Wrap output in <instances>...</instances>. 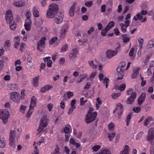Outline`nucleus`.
I'll return each instance as SVG.
<instances>
[{"instance_id": "obj_1", "label": "nucleus", "mask_w": 154, "mask_h": 154, "mask_svg": "<svg viewBox=\"0 0 154 154\" xmlns=\"http://www.w3.org/2000/svg\"><path fill=\"white\" fill-rule=\"evenodd\" d=\"M59 10L58 6L56 4L53 3L49 6V9L47 11V16L50 18L54 17Z\"/></svg>"}, {"instance_id": "obj_2", "label": "nucleus", "mask_w": 154, "mask_h": 154, "mask_svg": "<svg viewBox=\"0 0 154 154\" xmlns=\"http://www.w3.org/2000/svg\"><path fill=\"white\" fill-rule=\"evenodd\" d=\"M5 18L7 22L9 23L10 29L11 30L14 29L16 28V25L15 23L11 10H8L7 11L5 14Z\"/></svg>"}, {"instance_id": "obj_3", "label": "nucleus", "mask_w": 154, "mask_h": 154, "mask_svg": "<svg viewBox=\"0 0 154 154\" xmlns=\"http://www.w3.org/2000/svg\"><path fill=\"white\" fill-rule=\"evenodd\" d=\"M93 110V108H91L88 112V114L85 118V122L88 124L94 121L96 118L97 116V112H94L93 113H91Z\"/></svg>"}, {"instance_id": "obj_4", "label": "nucleus", "mask_w": 154, "mask_h": 154, "mask_svg": "<svg viewBox=\"0 0 154 154\" xmlns=\"http://www.w3.org/2000/svg\"><path fill=\"white\" fill-rule=\"evenodd\" d=\"M126 65L125 62H122L120 65L116 69V71L118 73V75L119 76L118 77L117 80L122 79L123 78V73L125 69H124Z\"/></svg>"}, {"instance_id": "obj_5", "label": "nucleus", "mask_w": 154, "mask_h": 154, "mask_svg": "<svg viewBox=\"0 0 154 154\" xmlns=\"http://www.w3.org/2000/svg\"><path fill=\"white\" fill-rule=\"evenodd\" d=\"M10 114L7 109H2L0 112V118L2 120L3 122L6 124L8 122Z\"/></svg>"}, {"instance_id": "obj_6", "label": "nucleus", "mask_w": 154, "mask_h": 154, "mask_svg": "<svg viewBox=\"0 0 154 154\" xmlns=\"http://www.w3.org/2000/svg\"><path fill=\"white\" fill-rule=\"evenodd\" d=\"M36 99L34 96L32 97L31 99V104L29 107V109L28 112L26 115V117L27 118H30L32 114L33 108L36 106Z\"/></svg>"}, {"instance_id": "obj_7", "label": "nucleus", "mask_w": 154, "mask_h": 154, "mask_svg": "<svg viewBox=\"0 0 154 154\" xmlns=\"http://www.w3.org/2000/svg\"><path fill=\"white\" fill-rule=\"evenodd\" d=\"M147 140L150 144H154V128H150L148 132Z\"/></svg>"}, {"instance_id": "obj_8", "label": "nucleus", "mask_w": 154, "mask_h": 154, "mask_svg": "<svg viewBox=\"0 0 154 154\" xmlns=\"http://www.w3.org/2000/svg\"><path fill=\"white\" fill-rule=\"evenodd\" d=\"M46 40V38L45 37H42L40 41L37 44V49L42 52L44 48L45 45V41Z\"/></svg>"}, {"instance_id": "obj_9", "label": "nucleus", "mask_w": 154, "mask_h": 154, "mask_svg": "<svg viewBox=\"0 0 154 154\" xmlns=\"http://www.w3.org/2000/svg\"><path fill=\"white\" fill-rule=\"evenodd\" d=\"M48 120L46 116H44L40 121V124L37 130L40 131L43 129V128L46 127L48 124Z\"/></svg>"}, {"instance_id": "obj_10", "label": "nucleus", "mask_w": 154, "mask_h": 154, "mask_svg": "<svg viewBox=\"0 0 154 154\" xmlns=\"http://www.w3.org/2000/svg\"><path fill=\"white\" fill-rule=\"evenodd\" d=\"M11 99L16 102L19 101L20 96L19 93L15 92L11 93L10 94Z\"/></svg>"}, {"instance_id": "obj_11", "label": "nucleus", "mask_w": 154, "mask_h": 154, "mask_svg": "<svg viewBox=\"0 0 154 154\" xmlns=\"http://www.w3.org/2000/svg\"><path fill=\"white\" fill-rule=\"evenodd\" d=\"M120 45H119V47H117L116 49V51H111L108 50L106 52V56L109 59L112 57L116 55L117 53L119 50L120 48Z\"/></svg>"}, {"instance_id": "obj_12", "label": "nucleus", "mask_w": 154, "mask_h": 154, "mask_svg": "<svg viewBox=\"0 0 154 154\" xmlns=\"http://www.w3.org/2000/svg\"><path fill=\"white\" fill-rule=\"evenodd\" d=\"M123 109V105L120 103L116 104V108L113 111L114 113L117 112V114L119 115H122Z\"/></svg>"}, {"instance_id": "obj_13", "label": "nucleus", "mask_w": 154, "mask_h": 154, "mask_svg": "<svg viewBox=\"0 0 154 154\" xmlns=\"http://www.w3.org/2000/svg\"><path fill=\"white\" fill-rule=\"evenodd\" d=\"M19 136V134L16 135L15 131L11 130L10 131L9 140L12 141L15 140V139H17Z\"/></svg>"}, {"instance_id": "obj_14", "label": "nucleus", "mask_w": 154, "mask_h": 154, "mask_svg": "<svg viewBox=\"0 0 154 154\" xmlns=\"http://www.w3.org/2000/svg\"><path fill=\"white\" fill-rule=\"evenodd\" d=\"M63 14L62 12L60 13V15H57V14L55 15L54 21L57 23H61L63 20Z\"/></svg>"}, {"instance_id": "obj_15", "label": "nucleus", "mask_w": 154, "mask_h": 154, "mask_svg": "<svg viewBox=\"0 0 154 154\" xmlns=\"http://www.w3.org/2000/svg\"><path fill=\"white\" fill-rule=\"evenodd\" d=\"M13 5L17 7H21L25 5V2L21 0H14Z\"/></svg>"}, {"instance_id": "obj_16", "label": "nucleus", "mask_w": 154, "mask_h": 154, "mask_svg": "<svg viewBox=\"0 0 154 154\" xmlns=\"http://www.w3.org/2000/svg\"><path fill=\"white\" fill-rule=\"evenodd\" d=\"M137 94L135 93L133 94L132 95L129 97L126 100V103L128 104H132L134 101L136 97Z\"/></svg>"}, {"instance_id": "obj_17", "label": "nucleus", "mask_w": 154, "mask_h": 154, "mask_svg": "<svg viewBox=\"0 0 154 154\" xmlns=\"http://www.w3.org/2000/svg\"><path fill=\"white\" fill-rule=\"evenodd\" d=\"M53 87V86L52 85H46L41 88L40 90V92L42 93H44L47 91L51 89Z\"/></svg>"}, {"instance_id": "obj_18", "label": "nucleus", "mask_w": 154, "mask_h": 154, "mask_svg": "<svg viewBox=\"0 0 154 154\" xmlns=\"http://www.w3.org/2000/svg\"><path fill=\"white\" fill-rule=\"evenodd\" d=\"M78 52V50L77 48H75L72 49L69 55L70 58L72 59L73 58H75Z\"/></svg>"}, {"instance_id": "obj_19", "label": "nucleus", "mask_w": 154, "mask_h": 154, "mask_svg": "<svg viewBox=\"0 0 154 154\" xmlns=\"http://www.w3.org/2000/svg\"><path fill=\"white\" fill-rule=\"evenodd\" d=\"M130 148L128 146L126 145L124 150L121 151L120 154H129Z\"/></svg>"}, {"instance_id": "obj_20", "label": "nucleus", "mask_w": 154, "mask_h": 154, "mask_svg": "<svg viewBox=\"0 0 154 154\" xmlns=\"http://www.w3.org/2000/svg\"><path fill=\"white\" fill-rule=\"evenodd\" d=\"M140 69V68L139 67H136L134 70V72L132 75V78L134 79L138 75Z\"/></svg>"}, {"instance_id": "obj_21", "label": "nucleus", "mask_w": 154, "mask_h": 154, "mask_svg": "<svg viewBox=\"0 0 154 154\" xmlns=\"http://www.w3.org/2000/svg\"><path fill=\"white\" fill-rule=\"evenodd\" d=\"M15 43L14 44V47L15 48H17L19 46L20 43V38L19 37H15L14 38Z\"/></svg>"}, {"instance_id": "obj_22", "label": "nucleus", "mask_w": 154, "mask_h": 154, "mask_svg": "<svg viewBox=\"0 0 154 154\" xmlns=\"http://www.w3.org/2000/svg\"><path fill=\"white\" fill-rule=\"evenodd\" d=\"M68 29V26L65 25L63 26L62 30L61 32V34L63 37H64L66 35V32Z\"/></svg>"}, {"instance_id": "obj_23", "label": "nucleus", "mask_w": 154, "mask_h": 154, "mask_svg": "<svg viewBox=\"0 0 154 154\" xmlns=\"http://www.w3.org/2000/svg\"><path fill=\"white\" fill-rule=\"evenodd\" d=\"M143 19V16L140 13H138L134 17V19L135 21H137L138 19L141 20Z\"/></svg>"}, {"instance_id": "obj_24", "label": "nucleus", "mask_w": 154, "mask_h": 154, "mask_svg": "<svg viewBox=\"0 0 154 154\" xmlns=\"http://www.w3.org/2000/svg\"><path fill=\"white\" fill-rule=\"evenodd\" d=\"M75 6L73 5L71 7L69 11V14L71 17H73L74 16L75 14Z\"/></svg>"}, {"instance_id": "obj_25", "label": "nucleus", "mask_w": 154, "mask_h": 154, "mask_svg": "<svg viewBox=\"0 0 154 154\" xmlns=\"http://www.w3.org/2000/svg\"><path fill=\"white\" fill-rule=\"evenodd\" d=\"M39 79V77L38 76L34 77L33 79V85L35 87H37L38 85Z\"/></svg>"}, {"instance_id": "obj_26", "label": "nucleus", "mask_w": 154, "mask_h": 154, "mask_svg": "<svg viewBox=\"0 0 154 154\" xmlns=\"http://www.w3.org/2000/svg\"><path fill=\"white\" fill-rule=\"evenodd\" d=\"M132 114L133 112H130L128 114V115L127 116L126 119V121L127 122L126 125L127 126H128L129 125V121L131 119Z\"/></svg>"}, {"instance_id": "obj_27", "label": "nucleus", "mask_w": 154, "mask_h": 154, "mask_svg": "<svg viewBox=\"0 0 154 154\" xmlns=\"http://www.w3.org/2000/svg\"><path fill=\"white\" fill-rule=\"evenodd\" d=\"M126 34H123L122 35V40L125 43L128 42L130 41V39L128 37H127Z\"/></svg>"}, {"instance_id": "obj_28", "label": "nucleus", "mask_w": 154, "mask_h": 154, "mask_svg": "<svg viewBox=\"0 0 154 154\" xmlns=\"http://www.w3.org/2000/svg\"><path fill=\"white\" fill-rule=\"evenodd\" d=\"M17 85L15 84H12L9 85L8 88L10 90H15L17 88Z\"/></svg>"}, {"instance_id": "obj_29", "label": "nucleus", "mask_w": 154, "mask_h": 154, "mask_svg": "<svg viewBox=\"0 0 154 154\" xmlns=\"http://www.w3.org/2000/svg\"><path fill=\"white\" fill-rule=\"evenodd\" d=\"M147 47L149 48L154 47V39L149 41L147 45Z\"/></svg>"}, {"instance_id": "obj_30", "label": "nucleus", "mask_w": 154, "mask_h": 154, "mask_svg": "<svg viewBox=\"0 0 154 154\" xmlns=\"http://www.w3.org/2000/svg\"><path fill=\"white\" fill-rule=\"evenodd\" d=\"M88 63L92 69H96L97 67V66L94 64V60L89 61Z\"/></svg>"}, {"instance_id": "obj_31", "label": "nucleus", "mask_w": 154, "mask_h": 154, "mask_svg": "<svg viewBox=\"0 0 154 154\" xmlns=\"http://www.w3.org/2000/svg\"><path fill=\"white\" fill-rule=\"evenodd\" d=\"M152 118L150 116L148 117L144 121V125L146 126L149 124V122L152 120Z\"/></svg>"}, {"instance_id": "obj_32", "label": "nucleus", "mask_w": 154, "mask_h": 154, "mask_svg": "<svg viewBox=\"0 0 154 154\" xmlns=\"http://www.w3.org/2000/svg\"><path fill=\"white\" fill-rule=\"evenodd\" d=\"M121 94L119 93H113L111 95V97L113 99H117L121 95Z\"/></svg>"}, {"instance_id": "obj_33", "label": "nucleus", "mask_w": 154, "mask_h": 154, "mask_svg": "<svg viewBox=\"0 0 154 154\" xmlns=\"http://www.w3.org/2000/svg\"><path fill=\"white\" fill-rule=\"evenodd\" d=\"M5 146V142L4 140V139L0 137V147L4 148Z\"/></svg>"}, {"instance_id": "obj_34", "label": "nucleus", "mask_w": 154, "mask_h": 154, "mask_svg": "<svg viewBox=\"0 0 154 154\" xmlns=\"http://www.w3.org/2000/svg\"><path fill=\"white\" fill-rule=\"evenodd\" d=\"M109 30V28H108L106 26L105 29H103L101 31V35L104 36L106 35V33Z\"/></svg>"}, {"instance_id": "obj_35", "label": "nucleus", "mask_w": 154, "mask_h": 154, "mask_svg": "<svg viewBox=\"0 0 154 154\" xmlns=\"http://www.w3.org/2000/svg\"><path fill=\"white\" fill-rule=\"evenodd\" d=\"M115 24V22L113 21H110L107 25L106 27L109 28V29L113 27Z\"/></svg>"}, {"instance_id": "obj_36", "label": "nucleus", "mask_w": 154, "mask_h": 154, "mask_svg": "<svg viewBox=\"0 0 154 154\" xmlns=\"http://www.w3.org/2000/svg\"><path fill=\"white\" fill-rule=\"evenodd\" d=\"M32 58L30 56L28 57L27 61L28 62V65H29L31 67L33 66V64L32 63Z\"/></svg>"}, {"instance_id": "obj_37", "label": "nucleus", "mask_w": 154, "mask_h": 154, "mask_svg": "<svg viewBox=\"0 0 154 154\" xmlns=\"http://www.w3.org/2000/svg\"><path fill=\"white\" fill-rule=\"evenodd\" d=\"M115 136V132L109 134L108 136L109 140L110 141L112 140Z\"/></svg>"}, {"instance_id": "obj_38", "label": "nucleus", "mask_w": 154, "mask_h": 154, "mask_svg": "<svg viewBox=\"0 0 154 154\" xmlns=\"http://www.w3.org/2000/svg\"><path fill=\"white\" fill-rule=\"evenodd\" d=\"M120 26H122L121 29L123 32H125L126 30V29L127 27L125 26V24L121 23L120 24Z\"/></svg>"}, {"instance_id": "obj_39", "label": "nucleus", "mask_w": 154, "mask_h": 154, "mask_svg": "<svg viewBox=\"0 0 154 154\" xmlns=\"http://www.w3.org/2000/svg\"><path fill=\"white\" fill-rule=\"evenodd\" d=\"M126 88V85L125 84H123L121 85L118 88V89L122 91L124 90Z\"/></svg>"}, {"instance_id": "obj_40", "label": "nucleus", "mask_w": 154, "mask_h": 154, "mask_svg": "<svg viewBox=\"0 0 154 154\" xmlns=\"http://www.w3.org/2000/svg\"><path fill=\"white\" fill-rule=\"evenodd\" d=\"M139 42V46L140 49L142 48L143 44V43L144 40L143 38H139L138 39Z\"/></svg>"}, {"instance_id": "obj_41", "label": "nucleus", "mask_w": 154, "mask_h": 154, "mask_svg": "<svg viewBox=\"0 0 154 154\" xmlns=\"http://www.w3.org/2000/svg\"><path fill=\"white\" fill-rule=\"evenodd\" d=\"M150 153V154H154V144H151Z\"/></svg>"}, {"instance_id": "obj_42", "label": "nucleus", "mask_w": 154, "mask_h": 154, "mask_svg": "<svg viewBox=\"0 0 154 154\" xmlns=\"http://www.w3.org/2000/svg\"><path fill=\"white\" fill-rule=\"evenodd\" d=\"M68 49V45L67 44H65L63 46L62 48H61V52H64L66 51L67 49Z\"/></svg>"}, {"instance_id": "obj_43", "label": "nucleus", "mask_w": 154, "mask_h": 154, "mask_svg": "<svg viewBox=\"0 0 154 154\" xmlns=\"http://www.w3.org/2000/svg\"><path fill=\"white\" fill-rule=\"evenodd\" d=\"M127 93L128 95H132L134 93L137 94L136 92H133V90L131 88L127 90Z\"/></svg>"}, {"instance_id": "obj_44", "label": "nucleus", "mask_w": 154, "mask_h": 154, "mask_svg": "<svg viewBox=\"0 0 154 154\" xmlns=\"http://www.w3.org/2000/svg\"><path fill=\"white\" fill-rule=\"evenodd\" d=\"M93 4V3L92 1L87 2L85 3V5L88 7H91Z\"/></svg>"}, {"instance_id": "obj_45", "label": "nucleus", "mask_w": 154, "mask_h": 154, "mask_svg": "<svg viewBox=\"0 0 154 154\" xmlns=\"http://www.w3.org/2000/svg\"><path fill=\"white\" fill-rule=\"evenodd\" d=\"M11 43L10 40H7L6 41L5 44V47L7 48H9L10 47L11 45Z\"/></svg>"}, {"instance_id": "obj_46", "label": "nucleus", "mask_w": 154, "mask_h": 154, "mask_svg": "<svg viewBox=\"0 0 154 154\" xmlns=\"http://www.w3.org/2000/svg\"><path fill=\"white\" fill-rule=\"evenodd\" d=\"M26 107H27L26 106L21 105L20 107V111L23 113L25 110H26Z\"/></svg>"}, {"instance_id": "obj_47", "label": "nucleus", "mask_w": 154, "mask_h": 154, "mask_svg": "<svg viewBox=\"0 0 154 154\" xmlns=\"http://www.w3.org/2000/svg\"><path fill=\"white\" fill-rule=\"evenodd\" d=\"M100 148V146L99 145H95L92 148L93 150L94 151H97L99 150Z\"/></svg>"}, {"instance_id": "obj_48", "label": "nucleus", "mask_w": 154, "mask_h": 154, "mask_svg": "<svg viewBox=\"0 0 154 154\" xmlns=\"http://www.w3.org/2000/svg\"><path fill=\"white\" fill-rule=\"evenodd\" d=\"M24 26L26 31H29L31 29V25L29 24H24Z\"/></svg>"}, {"instance_id": "obj_49", "label": "nucleus", "mask_w": 154, "mask_h": 154, "mask_svg": "<svg viewBox=\"0 0 154 154\" xmlns=\"http://www.w3.org/2000/svg\"><path fill=\"white\" fill-rule=\"evenodd\" d=\"M66 94L68 98H70L73 95V92L71 91L67 92Z\"/></svg>"}, {"instance_id": "obj_50", "label": "nucleus", "mask_w": 154, "mask_h": 154, "mask_svg": "<svg viewBox=\"0 0 154 154\" xmlns=\"http://www.w3.org/2000/svg\"><path fill=\"white\" fill-rule=\"evenodd\" d=\"M57 38L56 37L52 38L49 42L50 44L51 45L53 44L57 39Z\"/></svg>"}, {"instance_id": "obj_51", "label": "nucleus", "mask_w": 154, "mask_h": 154, "mask_svg": "<svg viewBox=\"0 0 154 154\" xmlns=\"http://www.w3.org/2000/svg\"><path fill=\"white\" fill-rule=\"evenodd\" d=\"M140 107H134L133 108V110L135 112L138 113L140 110Z\"/></svg>"}, {"instance_id": "obj_52", "label": "nucleus", "mask_w": 154, "mask_h": 154, "mask_svg": "<svg viewBox=\"0 0 154 154\" xmlns=\"http://www.w3.org/2000/svg\"><path fill=\"white\" fill-rule=\"evenodd\" d=\"M129 6L128 5L126 6L124 8V10L122 12V14H125L128 11L129 9Z\"/></svg>"}, {"instance_id": "obj_53", "label": "nucleus", "mask_w": 154, "mask_h": 154, "mask_svg": "<svg viewBox=\"0 0 154 154\" xmlns=\"http://www.w3.org/2000/svg\"><path fill=\"white\" fill-rule=\"evenodd\" d=\"M76 101L75 99H73L71 101L70 103V105L71 107L76 108L75 106Z\"/></svg>"}, {"instance_id": "obj_54", "label": "nucleus", "mask_w": 154, "mask_h": 154, "mask_svg": "<svg viewBox=\"0 0 154 154\" xmlns=\"http://www.w3.org/2000/svg\"><path fill=\"white\" fill-rule=\"evenodd\" d=\"M33 15L35 17H38L39 16V12L37 10H35L33 12Z\"/></svg>"}, {"instance_id": "obj_55", "label": "nucleus", "mask_w": 154, "mask_h": 154, "mask_svg": "<svg viewBox=\"0 0 154 154\" xmlns=\"http://www.w3.org/2000/svg\"><path fill=\"white\" fill-rule=\"evenodd\" d=\"M118 7V8L117 11L118 12L120 13L122 12V5L121 4H119V5Z\"/></svg>"}, {"instance_id": "obj_56", "label": "nucleus", "mask_w": 154, "mask_h": 154, "mask_svg": "<svg viewBox=\"0 0 154 154\" xmlns=\"http://www.w3.org/2000/svg\"><path fill=\"white\" fill-rule=\"evenodd\" d=\"M84 98L83 97H82L80 99L81 105H84L85 104V103L87 101V100H85V101H84Z\"/></svg>"}, {"instance_id": "obj_57", "label": "nucleus", "mask_w": 154, "mask_h": 154, "mask_svg": "<svg viewBox=\"0 0 154 154\" xmlns=\"http://www.w3.org/2000/svg\"><path fill=\"white\" fill-rule=\"evenodd\" d=\"M115 126L114 124L113 123H110L108 125V128L111 130Z\"/></svg>"}, {"instance_id": "obj_58", "label": "nucleus", "mask_w": 154, "mask_h": 154, "mask_svg": "<svg viewBox=\"0 0 154 154\" xmlns=\"http://www.w3.org/2000/svg\"><path fill=\"white\" fill-rule=\"evenodd\" d=\"M142 136V132H140L137 135L136 137V140H139L140 138Z\"/></svg>"}, {"instance_id": "obj_59", "label": "nucleus", "mask_w": 154, "mask_h": 154, "mask_svg": "<svg viewBox=\"0 0 154 154\" xmlns=\"http://www.w3.org/2000/svg\"><path fill=\"white\" fill-rule=\"evenodd\" d=\"M76 108L71 107L69 109V110L68 112V114L69 115H70L72 113L73 110L75 109Z\"/></svg>"}, {"instance_id": "obj_60", "label": "nucleus", "mask_w": 154, "mask_h": 154, "mask_svg": "<svg viewBox=\"0 0 154 154\" xmlns=\"http://www.w3.org/2000/svg\"><path fill=\"white\" fill-rule=\"evenodd\" d=\"M63 131L66 133H68L69 132L70 129L69 127L66 126L64 128Z\"/></svg>"}, {"instance_id": "obj_61", "label": "nucleus", "mask_w": 154, "mask_h": 154, "mask_svg": "<svg viewBox=\"0 0 154 154\" xmlns=\"http://www.w3.org/2000/svg\"><path fill=\"white\" fill-rule=\"evenodd\" d=\"M109 80V79L107 78H105L103 81V83L104 84H108Z\"/></svg>"}, {"instance_id": "obj_62", "label": "nucleus", "mask_w": 154, "mask_h": 154, "mask_svg": "<svg viewBox=\"0 0 154 154\" xmlns=\"http://www.w3.org/2000/svg\"><path fill=\"white\" fill-rule=\"evenodd\" d=\"M31 21L30 18H29L28 17L27 19H26L25 21V24H31Z\"/></svg>"}, {"instance_id": "obj_63", "label": "nucleus", "mask_w": 154, "mask_h": 154, "mask_svg": "<svg viewBox=\"0 0 154 154\" xmlns=\"http://www.w3.org/2000/svg\"><path fill=\"white\" fill-rule=\"evenodd\" d=\"M47 0H42L41 2V5L43 6H45L47 4Z\"/></svg>"}, {"instance_id": "obj_64", "label": "nucleus", "mask_w": 154, "mask_h": 154, "mask_svg": "<svg viewBox=\"0 0 154 154\" xmlns=\"http://www.w3.org/2000/svg\"><path fill=\"white\" fill-rule=\"evenodd\" d=\"M53 105L52 103H49L48 106L47 107L48 108V110L49 111H51L53 108Z\"/></svg>"}]
</instances>
